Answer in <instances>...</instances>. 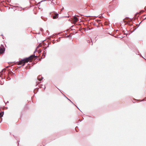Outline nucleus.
<instances>
[{"label": "nucleus", "instance_id": "nucleus-24", "mask_svg": "<svg viewBox=\"0 0 146 146\" xmlns=\"http://www.w3.org/2000/svg\"><path fill=\"white\" fill-rule=\"evenodd\" d=\"M125 35H127V34H126V33H125Z\"/></svg>", "mask_w": 146, "mask_h": 146}, {"label": "nucleus", "instance_id": "nucleus-21", "mask_svg": "<svg viewBox=\"0 0 146 146\" xmlns=\"http://www.w3.org/2000/svg\"><path fill=\"white\" fill-rule=\"evenodd\" d=\"M65 96V97L66 98H67V99H68V98L66 97Z\"/></svg>", "mask_w": 146, "mask_h": 146}, {"label": "nucleus", "instance_id": "nucleus-2", "mask_svg": "<svg viewBox=\"0 0 146 146\" xmlns=\"http://www.w3.org/2000/svg\"><path fill=\"white\" fill-rule=\"evenodd\" d=\"M5 50V48L3 46V47H0V54L4 53Z\"/></svg>", "mask_w": 146, "mask_h": 146}, {"label": "nucleus", "instance_id": "nucleus-13", "mask_svg": "<svg viewBox=\"0 0 146 146\" xmlns=\"http://www.w3.org/2000/svg\"><path fill=\"white\" fill-rule=\"evenodd\" d=\"M140 12H141V13H143L144 12V11L143 10H142Z\"/></svg>", "mask_w": 146, "mask_h": 146}, {"label": "nucleus", "instance_id": "nucleus-22", "mask_svg": "<svg viewBox=\"0 0 146 146\" xmlns=\"http://www.w3.org/2000/svg\"><path fill=\"white\" fill-rule=\"evenodd\" d=\"M76 15V16H77V17H79V16L78 15Z\"/></svg>", "mask_w": 146, "mask_h": 146}, {"label": "nucleus", "instance_id": "nucleus-11", "mask_svg": "<svg viewBox=\"0 0 146 146\" xmlns=\"http://www.w3.org/2000/svg\"><path fill=\"white\" fill-rule=\"evenodd\" d=\"M37 49H36H36L35 50V51H34V54H35V52H36L37 51Z\"/></svg>", "mask_w": 146, "mask_h": 146}, {"label": "nucleus", "instance_id": "nucleus-7", "mask_svg": "<svg viewBox=\"0 0 146 146\" xmlns=\"http://www.w3.org/2000/svg\"><path fill=\"white\" fill-rule=\"evenodd\" d=\"M46 0H42L41 1H40V2H39L37 4V5L38 6H39V4L42 2H43V1H46Z\"/></svg>", "mask_w": 146, "mask_h": 146}, {"label": "nucleus", "instance_id": "nucleus-1", "mask_svg": "<svg viewBox=\"0 0 146 146\" xmlns=\"http://www.w3.org/2000/svg\"><path fill=\"white\" fill-rule=\"evenodd\" d=\"M34 57H36V58H37L38 56H35V54H33L28 57L25 58L23 59H21V60L19 61L18 64H21L22 66H23L26 63L28 62H31V59Z\"/></svg>", "mask_w": 146, "mask_h": 146}, {"label": "nucleus", "instance_id": "nucleus-14", "mask_svg": "<svg viewBox=\"0 0 146 146\" xmlns=\"http://www.w3.org/2000/svg\"><path fill=\"white\" fill-rule=\"evenodd\" d=\"M68 100H69L71 102H72V104H73V102L70 100H69V99H68Z\"/></svg>", "mask_w": 146, "mask_h": 146}, {"label": "nucleus", "instance_id": "nucleus-30", "mask_svg": "<svg viewBox=\"0 0 146 146\" xmlns=\"http://www.w3.org/2000/svg\"><path fill=\"white\" fill-rule=\"evenodd\" d=\"M19 141H18V142H17V143H19Z\"/></svg>", "mask_w": 146, "mask_h": 146}, {"label": "nucleus", "instance_id": "nucleus-25", "mask_svg": "<svg viewBox=\"0 0 146 146\" xmlns=\"http://www.w3.org/2000/svg\"><path fill=\"white\" fill-rule=\"evenodd\" d=\"M7 103H9V101H7Z\"/></svg>", "mask_w": 146, "mask_h": 146}, {"label": "nucleus", "instance_id": "nucleus-28", "mask_svg": "<svg viewBox=\"0 0 146 146\" xmlns=\"http://www.w3.org/2000/svg\"><path fill=\"white\" fill-rule=\"evenodd\" d=\"M48 46H49V45H48V46H47V47H48Z\"/></svg>", "mask_w": 146, "mask_h": 146}, {"label": "nucleus", "instance_id": "nucleus-9", "mask_svg": "<svg viewBox=\"0 0 146 146\" xmlns=\"http://www.w3.org/2000/svg\"><path fill=\"white\" fill-rule=\"evenodd\" d=\"M38 53H40L41 52V50H39L38 51H37Z\"/></svg>", "mask_w": 146, "mask_h": 146}, {"label": "nucleus", "instance_id": "nucleus-36", "mask_svg": "<svg viewBox=\"0 0 146 146\" xmlns=\"http://www.w3.org/2000/svg\"><path fill=\"white\" fill-rule=\"evenodd\" d=\"M43 146H44V145H43Z\"/></svg>", "mask_w": 146, "mask_h": 146}, {"label": "nucleus", "instance_id": "nucleus-27", "mask_svg": "<svg viewBox=\"0 0 146 146\" xmlns=\"http://www.w3.org/2000/svg\"><path fill=\"white\" fill-rule=\"evenodd\" d=\"M40 33H38V34H40Z\"/></svg>", "mask_w": 146, "mask_h": 146}, {"label": "nucleus", "instance_id": "nucleus-6", "mask_svg": "<svg viewBox=\"0 0 146 146\" xmlns=\"http://www.w3.org/2000/svg\"><path fill=\"white\" fill-rule=\"evenodd\" d=\"M4 112L3 111H1V113H0V117H3L4 115Z\"/></svg>", "mask_w": 146, "mask_h": 146}, {"label": "nucleus", "instance_id": "nucleus-35", "mask_svg": "<svg viewBox=\"0 0 146 146\" xmlns=\"http://www.w3.org/2000/svg\"><path fill=\"white\" fill-rule=\"evenodd\" d=\"M1 79H3V78L2 77H1Z\"/></svg>", "mask_w": 146, "mask_h": 146}, {"label": "nucleus", "instance_id": "nucleus-32", "mask_svg": "<svg viewBox=\"0 0 146 146\" xmlns=\"http://www.w3.org/2000/svg\"><path fill=\"white\" fill-rule=\"evenodd\" d=\"M35 90H34V93H35Z\"/></svg>", "mask_w": 146, "mask_h": 146}, {"label": "nucleus", "instance_id": "nucleus-29", "mask_svg": "<svg viewBox=\"0 0 146 146\" xmlns=\"http://www.w3.org/2000/svg\"><path fill=\"white\" fill-rule=\"evenodd\" d=\"M11 72L12 73H13V72L12 71H11Z\"/></svg>", "mask_w": 146, "mask_h": 146}, {"label": "nucleus", "instance_id": "nucleus-18", "mask_svg": "<svg viewBox=\"0 0 146 146\" xmlns=\"http://www.w3.org/2000/svg\"><path fill=\"white\" fill-rule=\"evenodd\" d=\"M76 127H76V128H75V129H76V131L77 132H78V131H77V130H76Z\"/></svg>", "mask_w": 146, "mask_h": 146}, {"label": "nucleus", "instance_id": "nucleus-34", "mask_svg": "<svg viewBox=\"0 0 146 146\" xmlns=\"http://www.w3.org/2000/svg\"><path fill=\"white\" fill-rule=\"evenodd\" d=\"M11 78H9V79L10 80Z\"/></svg>", "mask_w": 146, "mask_h": 146}, {"label": "nucleus", "instance_id": "nucleus-31", "mask_svg": "<svg viewBox=\"0 0 146 146\" xmlns=\"http://www.w3.org/2000/svg\"><path fill=\"white\" fill-rule=\"evenodd\" d=\"M141 22H140V23H139V25L140 24V23H141Z\"/></svg>", "mask_w": 146, "mask_h": 146}, {"label": "nucleus", "instance_id": "nucleus-4", "mask_svg": "<svg viewBox=\"0 0 146 146\" xmlns=\"http://www.w3.org/2000/svg\"><path fill=\"white\" fill-rule=\"evenodd\" d=\"M58 13H56L53 16L52 18L53 19H56L58 17Z\"/></svg>", "mask_w": 146, "mask_h": 146}, {"label": "nucleus", "instance_id": "nucleus-17", "mask_svg": "<svg viewBox=\"0 0 146 146\" xmlns=\"http://www.w3.org/2000/svg\"><path fill=\"white\" fill-rule=\"evenodd\" d=\"M70 35H68V36H66V37H70Z\"/></svg>", "mask_w": 146, "mask_h": 146}, {"label": "nucleus", "instance_id": "nucleus-12", "mask_svg": "<svg viewBox=\"0 0 146 146\" xmlns=\"http://www.w3.org/2000/svg\"><path fill=\"white\" fill-rule=\"evenodd\" d=\"M139 27V26H138L132 32H133L138 27Z\"/></svg>", "mask_w": 146, "mask_h": 146}, {"label": "nucleus", "instance_id": "nucleus-10", "mask_svg": "<svg viewBox=\"0 0 146 146\" xmlns=\"http://www.w3.org/2000/svg\"><path fill=\"white\" fill-rule=\"evenodd\" d=\"M40 31L42 32H43L44 31V30L42 28H40Z\"/></svg>", "mask_w": 146, "mask_h": 146}, {"label": "nucleus", "instance_id": "nucleus-23", "mask_svg": "<svg viewBox=\"0 0 146 146\" xmlns=\"http://www.w3.org/2000/svg\"><path fill=\"white\" fill-rule=\"evenodd\" d=\"M45 88V86L44 87V90Z\"/></svg>", "mask_w": 146, "mask_h": 146}, {"label": "nucleus", "instance_id": "nucleus-15", "mask_svg": "<svg viewBox=\"0 0 146 146\" xmlns=\"http://www.w3.org/2000/svg\"><path fill=\"white\" fill-rule=\"evenodd\" d=\"M46 32L48 33L49 34V31H48V30H47L46 31Z\"/></svg>", "mask_w": 146, "mask_h": 146}, {"label": "nucleus", "instance_id": "nucleus-26", "mask_svg": "<svg viewBox=\"0 0 146 146\" xmlns=\"http://www.w3.org/2000/svg\"><path fill=\"white\" fill-rule=\"evenodd\" d=\"M146 19V17L144 19V20Z\"/></svg>", "mask_w": 146, "mask_h": 146}, {"label": "nucleus", "instance_id": "nucleus-20", "mask_svg": "<svg viewBox=\"0 0 146 146\" xmlns=\"http://www.w3.org/2000/svg\"><path fill=\"white\" fill-rule=\"evenodd\" d=\"M43 56H44V57H45V55H44V54H43Z\"/></svg>", "mask_w": 146, "mask_h": 146}, {"label": "nucleus", "instance_id": "nucleus-19", "mask_svg": "<svg viewBox=\"0 0 146 146\" xmlns=\"http://www.w3.org/2000/svg\"><path fill=\"white\" fill-rule=\"evenodd\" d=\"M97 22L98 23H99V22L100 21L99 20H97Z\"/></svg>", "mask_w": 146, "mask_h": 146}, {"label": "nucleus", "instance_id": "nucleus-3", "mask_svg": "<svg viewBox=\"0 0 146 146\" xmlns=\"http://www.w3.org/2000/svg\"><path fill=\"white\" fill-rule=\"evenodd\" d=\"M43 78L42 76L41 75H39L37 77L38 80L40 82H38V83H40V82L42 80Z\"/></svg>", "mask_w": 146, "mask_h": 146}, {"label": "nucleus", "instance_id": "nucleus-16", "mask_svg": "<svg viewBox=\"0 0 146 146\" xmlns=\"http://www.w3.org/2000/svg\"><path fill=\"white\" fill-rule=\"evenodd\" d=\"M2 118H1V121H0V123L2 122Z\"/></svg>", "mask_w": 146, "mask_h": 146}, {"label": "nucleus", "instance_id": "nucleus-8", "mask_svg": "<svg viewBox=\"0 0 146 146\" xmlns=\"http://www.w3.org/2000/svg\"><path fill=\"white\" fill-rule=\"evenodd\" d=\"M41 46V44L40 43L36 47V49H37V48H39Z\"/></svg>", "mask_w": 146, "mask_h": 146}, {"label": "nucleus", "instance_id": "nucleus-5", "mask_svg": "<svg viewBox=\"0 0 146 146\" xmlns=\"http://www.w3.org/2000/svg\"><path fill=\"white\" fill-rule=\"evenodd\" d=\"M73 18L75 20V21L76 22H77L78 21V19L76 17V15L74 16Z\"/></svg>", "mask_w": 146, "mask_h": 146}, {"label": "nucleus", "instance_id": "nucleus-33", "mask_svg": "<svg viewBox=\"0 0 146 146\" xmlns=\"http://www.w3.org/2000/svg\"><path fill=\"white\" fill-rule=\"evenodd\" d=\"M82 121V120H81L80 121V122H81V121Z\"/></svg>", "mask_w": 146, "mask_h": 146}]
</instances>
